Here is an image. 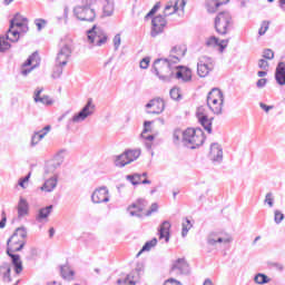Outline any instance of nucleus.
Segmentation results:
<instances>
[{"label": "nucleus", "instance_id": "473e14b6", "mask_svg": "<svg viewBox=\"0 0 285 285\" xmlns=\"http://www.w3.org/2000/svg\"><path fill=\"white\" fill-rule=\"evenodd\" d=\"M60 275L63 279L70 282V279L75 278V271L70 269L68 265H62L60 266Z\"/></svg>", "mask_w": 285, "mask_h": 285}, {"label": "nucleus", "instance_id": "c756f323", "mask_svg": "<svg viewBox=\"0 0 285 285\" xmlns=\"http://www.w3.org/2000/svg\"><path fill=\"white\" fill-rule=\"evenodd\" d=\"M52 205H49L45 208H40L38 212V215H36V220H38L39 224H41V222L46 220L47 217H50V214L52 213Z\"/></svg>", "mask_w": 285, "mask_h": 285}, {"label": "nucleus", "instance_id": "72a5a7b5", "mask_svg": "<svg viewBox=\"0 0 285 285\" xmlns=\"http://www.w3.org/2000/svg\"><path fill=\"white\" fill-rule=\"evenodd\" d=\"M11 266L8 263H3L0 266V274L2 275L3 282L10 283L12 278L10 277Z\"/></svg>", "mask_w": 285, "mask_h": 285}, {"label": "nucleus", "instance_id": "39448f33", "mask_svg": "<svg viewBox=\"0 0 285 285\" xmlns=\"http://www.w3.org/2000/svg\"><path fill=\"white\" fill-rule=\"evenodd\" d=\"M95 102H92V98H89L82 109L68 120V128H70V126H75V124H83L88 117H92L95 115Z\"/></svg>", "mask_w": 285, "mask_h": 285}, {"label": "nucleus", "instance_id": "2eb2a0df", "mask_svg": "<svg viewBox=\"0 0 285 285\" xmlns=\"http://www.w3.org/2000/svg\"><path fill=\"white\" fill-rule=\"evenodd\" d=\"M199 124L205 128V130L210 135L213 132V119L208 118L205 107H198L196 112Z\"/></svg>", "mask_w": 285, "mask_h": 285}, {"label": "nucleus", "instance_id": "a18cd8bd", "mask_svg": "<svg viewBox=\"0 0 285 285\" xmlns=\"http://www.w3.org/2000/svg\"><path fill=\"white\" fill-rule=\"evenodd\" d=\"M170 98L174 99V101H179L181 99V90L177 87H174L169 91Z\"/></svg>", "mask_w": 285, "mask_h": 285}, {"label": "nucleus", "instance_id": "c85d7f7f", "mask_svg": "<svg viewBox=\"0 0 285 285\" xmlns=\"http://www.w3.org/2000/svg\"><path fill=\"white\" fill-rule=\"evenodd\" d=\"M43 92V88H38L36 91H35V101L36 104H43L45 106H50L52 104V100H50V97L48 96H42L41 97V94Z\"/></svg>", "mask_w": 285, "mask_h": 285}, {"label": "nucleus", "instance_id": "6ab92c4d", "mask_svg": "<svg viewBox=\"0 0 285 285\" xmlns=\"http://www.w3.org/2000/svg\"><path fill=\"white\" fill-rule=\"evenodd\" d=\"M71 55H72V49H70V45L68 43L62 45L56 58L57 65L67 66L68 59H70Z\"/></svg>", "mask_w": 285, "mask_h": 285}, {"label": "nucleus", "instance_id": "a878e982", "mask_svg": "<svg viewBox=\"0 0 285 285\" xmlns=\"http://www.w3.org/2000/svg\"><path fill=\"white\" fill-rule=\"evenodd\" d=\"M159 239H165L166 243L170 242V222L164 220L158 230Z\"/></svg>", "mask_w": 285, "mask_h": 285}, {"label": "nucleus", "instance_id": "f8f14e48", "mask_svg": "<svg viewBox=\"0 0 285 285\" xmlns=\"http://www.w3.org/2000/svg\"><path fill=\"white\" fill-rule=\"evenodd\" d=\"M166 26H168V21L165 16L158 14L154 17L151 20V37H159V35L164 32Z\"/></svg>", "mask_w": 285, "mask_h": 285}, {"label": "nucleus", "instance_id": "c03bdc74", "mask_svg": "<svg viewBox=\"0 0 285 285\" xmlns=\"http://www.w3.org/2000/svg\"><path fill=\"white\" fill-rule=\"evenodd\" d=\"M115 12V4L110 1H107L104 6V14L105 17H112V13Z\"/></svg>", "mask_w": 285, "mask_h": 285}, {"label": "nucleus", "instance_id": "6e6d98bb", "mask_svg": "<svg viewBox=\"0 0 285 285\" xmlns=\"http://www.w3.org/2000/svg\"><path fill=\"white\" fill-rule=\"evenodd\" d=\"M61 75H63V69L61 68V66L58 65L52 73V78L59 79V77H61Z\"/></svg>", "mask_w": 285, "mask_h": 285}, {"label": "nucleus", "instance_id": "393cba45", "mask_svg": "<svg viewBox=\"0 0 285 285\" xmlns=\"http://www.w3.org/2000/svg\"><path fill=\"white\" fill-rule=\"evenodd\" d=\"M18 219H23V217L28 216L30 213V205L28 204V200L26 198L20 197L18 203Z\"/></svg>", "mask_w": 285, "mask_h": 285}, {"label": "nucleus", "instance_id": "603ef678", "mask_svg": "<svg viewBox=\"0 0 285 285\" xmlns=\"http://www.w3.org/2000/svg\"><path fill=\"white\" fill-rule=\"evenodd\" d=\"M115 50H119V46H121V35L117 33L112 39Z\"/></svg>", "mask_w": 285, "mask_h": 285}, {"label": "nucleus", "instance_id": "cd10ccee", "mask_svg": "<svg viewBox=\"0 0 285 285\" xmlns=\"http://www.w3.org/2000/svg\"><path fill=\"white\" fill-rule=\"evenodd\" d=\"M275 79L278 86H285V63L279 62L276 67Z\"/></svg>", "mask_w": 285, "mask_h": 285}, {"label": "nucleus", "instance_id": "bf43d9fd", "mask_svg": "<svg viewBox=\"0 0 285 285\" xmlns=\"http://www.w3.org/2000/svg\"><path fill=\"white\" fill-rule=\"evenodd\" d=\"M148 66H150V58H144L142 60H140V68L142 70H147Z\"/></svg>", "mask_w": 285, "mask_h": 285}, {"label": "nucleus", "instance_id": "aec40b11", "mask_svg": "<svg viewBox=\"0 0 285 285\" xmlns=\"http://www.w3.org/2000/svg\"><path fill=\"white\" fill-rule=\"evenodd\" d=\"M151 125H153V121L146 120L144 122V130L140 134V137H141V139H144V144H145V147L147 148V150L153 149V140L155 139V136L146 135V134L150 132V126Z\"/></svg>", "mask_w": 285, "mask_h": 285}, {"label": "nucleus", "instance_id": "8fccbe9b", "mask_svg": "<svg viewBox=\"0 0 285 285\" xmlns=\"http://www.w3.org/2000/svg\"><path fill=\"white\" fill-rule=\"evenodd\" d=\"M274 222L275 224H282L284 222V214L279 210L274 212Z\"/></svg>", "mask_w": 285, "mask_h": 285}, {"label": "nucleus", "instance_id": "3c124183", "mask_svg": "<svg viewBox=\"0 0 285 285\" xmlns=\"http://www.w3.org/2000/svg\"><path fill=\"white\" fill-rule=\"evenodd\" d=\"M35 23L38 28V31L41 32V30H43V28H46V26L48 24V21H46L45 19H36Z\"/></svg>", "mask_w": 285, "mask_h": 285}, {"label": "nucleus", "instance_id": "e2e57ef3", "mask_svg": "<svg viewBox=\"0 0 285 285\" xmlns=\"http://www.w3.org/2000/svg\"><path fill=\"white\" fill-rule=\"evenodd\" d=\"M228 47V40H218V48L220 52H224L226 48Z\"/></svg>", "mask_w": 285, "mask_h": 285}, {"label": "nucleus", "instance_id": "79ce46f5", "mask_svg": "<svg viewBox=\"0 0 285 285\" xmlns=\"http://www.w3.org/2000/svg\"><path fill=\"white\" fill-rule=\"evenodd\" d=\"M155 246H157V238H153L151 240L146 242L138 255H141V253H146L148 250H153Z\"/></svg>", "mask_w": 285, "mask_h": 285}, {"label": "nucleus", "instance_id": "5701e85b", "mask_svg": "<svg viewBox=\"0 0 285 285\" xmlns=\"http://www.w3.org/2000/svg\"><path fill=\"white\" fill-rule=\"evenodd\" d=\"M209 159L218 163L224 159V150L219 144L214 142L210 145Z\"/></svg>", "mask_w": 285, "mask_h": 285}, {"label": "nucleus", "instance_id": "052dcab7", "mask_svg": "<svg viewBox=\"0 0 285 285\" xmlns=\"http://www.w3.org/2000/svg\"><path fill=\"white\" fill-rule=\"evenodd\" d=\"M18 32H22L23 35H26V32H28L29 28H28V21L22 22V24H20V27H17Z\"/></svg>", "mask_w": 285, "mask_h": 285}, {"label": "nucleus", "instance_id": "bb28decb", "mask_svg": "<svg viewBox=\"0 0 285 285\" xmlns=\"http://www.w3.org/2000/svg\"><path fill=\"white\" fill-rule=\"evenodd\" d=\"M51 129L52 127L50 125H47L40 131H36L31 137V146H37V144H39V141H41V139H43V137H46V135H48V132H50Z\"/></svg>", "mask_w": 285, "mask_h": 285}, {"label": "nucleus", "instance_id": "4468645a", "mask_svg": "<svg viewBox=\"0 0 285 285\" xmlns=\"http://www.w3.org/2000/svg\"><path fill=\"white\" fill-rule=\"evenodd\" d=\"M91 202L92 204H108V202H110V191L108 190V187L104 186L96 189L91 194Z\"/></svg>", "mask_w": 285, "mask_h": 285}, {"label": "nucleus", "instance_id": "9b49d317", "mask_svg": "<svg viewBox=\"0 0 285 285\" xmlns=\"http://www.w3.org/2000/svg\"><path fill=\"white\" fill-rule=\"evenodd\" d=\"M147 115H161L166 110V102L161 98H154L145 106Z\"/></svg>", "mask_w": 285, "mask_h": 285}, {"label": "nucleus", "instance_id": "dca6fc26", "mask_svg": "<svg viewBox=\"0 0 285 285\" xmlns=\"http://www.w3.org/2000/svg\"><path fill=\"white\" fill-rule=\"evenodd\" d=\"M233 238L229 236H224V234L218 232H212L207 236L208 246H217V244H230Z\"/></svg>", "mask_w": 285, "mask_h": 285}, {"label": "nucleus", "instance_id": "a211bd4d", "mask_svg": "<svg viewBox=\"0 0 285 285\" xmlns=\"http://www.w3.org/2000/svg\"><path fill=\"white\" fill-rule=\"evenodd\" d=\"M173 275H190V266L184 258H178L171 266Z\"/></svg>", "mask_w": 285, "mask_h": 285}, {"label": "nucleus", "instance_id": "423d86ee", "mask_svg": "<svg viewBox=\"0 0 285 285\" xmlns=\"http://www.w3.org/2000/svg\"><path fill=\"white\" fill-rule=\"evenodd\" d=\"M215 28L218 35H228L233 28V16L228 11L219 12L215 18Z\"/></svg>", "mask_w": 285, "mask_h": 285}, {"label": "nucleus", "instance_id": "6e6552de", "mask_svg": "<svg viewBox=\"0 0 285 285\" xmlns=\"http://www.w3.org/2000/svg\"><path fill=\"white\" fill-rule=\"evenodd\" d=\"M140 155L141 150L139 149H128L116 157L115 166H117V168H124L125 166H128V164H132V161L139 159Z\"/></svg>", "mask_w": 285, "mask_h": 285}, {"label": "nucleus", "instance_id": "a19ab883", "mask_svg": "<svg viewBox=\"0 0 285 285\" xmlns=\"http://www.w3.org/2000/svg\"><path fill=\"white\" fill-rule=\"evenodd\" d=\"M126 179L130 181L132 186H139V184H141V174L127 175Z\"/></svg>", "mask_w": 285, "mask_h": 285}, {"label": "nucleus", "instance_id": "f3484780", "mask_svg": "<svg viewBox=\"0 0 285 285\" xmlns=\"http://www.w3.org/2000/svg\"><path fill=\"white\" fill-rule=\"evenodd\" d=\"M147 206L148 202H146L144 198H140L128 207V213L130 217H144L141 213H144Z\"/></svg>", "mask_w": 285, "mask_h": 285}, {"label": "nucleus", "instance_id": "9d476101", "mask_svg": "<svg viewBox=\"0 0 285 285\" xmlns=\"http://www.w3.org/2000/svg\"><path fill=\"white\" fill-rule=\"evenodd\" d=\"M19 29L9 27L6 37L0 36V52H6V50H10V43L8 42V40L14 43L19 41Z\"/></svg>", "mask_w": 285, "mask_h": 285}, {"label": "nucleus", "instance_id": "0e129e2a", "mask_svg": "<svg viewBox=\"0 0 285 285\" xmlns=\"http://www.w3.org/2000/svg\"><path fill=\"white\" fill-rule=\"evenodd\" d=\"M164 285H184L181 282L175 279V278H168L165 281Z\"/></svg>", "mask_w": 285, "mask_h": 285}, {"label": "nucleus", "instance_id": "4d7b16f0", "mask_svg": "<svg viewBox=\"0 0 285 285\" xmlns=\"http://www.w3.org/2000/svg\"><path fill=\"white\" fill-rule=\"evenodd\" d=\"M264 59H274L275 58V52H273L271 49H265L263 52Z\"/></svg>", "mask_w": 285, "mask_h": 285}, {"label": "nucleus", "instance_id": "680f3d73", "mask_svg": "<svg viewBox=\"0 0 285 285\" xmlns=\"http://www.w3.org/2000/svg\"><path fill=\"white\" fill-rule=\"evenodd\" d=\"M27 181H30V173L24 178H20L19 181H18V185L21 188H26Z\"/></svg>", "mask_w": 285, "mask_h": 285}, {"label": "nucleus", "instance_id": "13d9d810", "mask_svg": "<svg viewBox=\"0 0 285 285\" xmlns=\"http://www.w3.org/2000/svg\"><path fill=\"white\" fill-rule=\"evenodd\" d=\"M258 68H261V70H268L269 68L268 61L265 59L258 60Z\"/></svg>", "mask_w": 285, "mask_h": 285}, {"label": "nucleus", "instance_id": "7ed1b4c3", "mask_svg": "<svg viewBox=\"0 0 285 285\" xmlns=\"http://www.w3.org/2000/svg\"><path fill=\"white\" fill-rule=\"evenodd\" d=\"M183 141L184 146H187V148H191V150H195V148H199V146H203L204 141H206L204 130H202V128H187L185 130V138L183 139Z\"/></svg>", "mask_w": 285, "mask_h": 285}, {"label": "nucleus", "instance_id": "69168bd1", "mask_svg": "<svg viewBox=\"0 0 285 285\" xmlns=\"http://www.w3.org/2000/svg\"><path fill=\"white\" fill-rule=\"evenodd\" d=\"M272 266H273V268H275V271H278V273H284V264L273 263Z\"/></svg>", "mask_w": 285, "mask_h": 285}, {"label": "nucleus", "instance_id": "b1692460", "mask_svg": "<svg viewBox=\"0 0 285 285\" xmlns=\"http://www.w3.org/2000/svg\"><path fill=\"white\" fill-rule=\"evenodd\" d=\"M185 56H186V48L173 47L168 59H171L173 63H179V61H181L183 57H185Z\"/></svg>", "mask_w": 285, "mask_h": 285}, {"label": "nucleus", "instance_id": "4c0bfd02", "mask_svg": "<svg viewBox=\"0 0 285 285\" xmlns=\"http://www.w3.org/2000/svg\"><path fill=\"white\" fill-rule=\"evenodd\" d=\"M219 2H217V0H207L206 1V9L207 12H209V14H215V12H217V10H219Z\"/></svg>", "mask_w": 285, "mask_h": 285}, {"label": "nucleus", "instance_id": "338daca9", "mask_svg": "<svg viewBox=\"0 0 285 285\" xmlns=\"http://www.w3.org/2000/svg\"><path fill=\"white\" fill-rule=\"evenodd\" d=\"M266 83H268V80L266 78H261L256 82V86H257V88H264L266 86Z\"/></svg>", "mask_w": 285, "mask_h": 285}, {"label": "nucleus", "instance_id": "2f4dec72", "mask_svg": "<svg viewBox=\"0 0 285 285\" xmlns=\"http://www.w3.org/2000/svg\"><path fill=\"white\" fill-rule=\"evenodd\" d=\"M58 179L57 176H53L45 181V184L41 187V190H45V193H52L55 188H57Z\"/></svg>", "mask_w": 285, "mask_h": 285}, {"label": "nucleus", "instance_id": "864d4df0", "mask_svg": "<svg viewBox=\"0 0 285 285\" xmlns=\"http://www.w3.org/2000/svg\"><path fill=\"white\" fill-rule=\"evenodd\" d=\"M264 202L269 206V208H273L275 204V199L273 198V193H267Z\"/></svg>", "mask_w": 285, "mask_h": 285}, {"label": "nucleus", "instance_id": "37998d69", "mask_svg": "<svg viewBox=\"0 0 285 285\" xmlns=\"http://www.w3.org/2000/svg\"><path fill=\"white\" fill-rule=\"evenodd\" d=\"M183 230H181V237H186V235H188V230H190V228H193V223H190V219L185 218L183 220Z\"/></svg>", "mask_w": 285, "mask_h": 285}, {"label": "nucleus", "instance_id": "5fc2aeb1", "mask_svg": "<svg viewBox=\"0 0 285 285\" xmlns=\"http://www.w3.org/2000/svg\"><path fill=\"white\" fill-rule=\"evenodd\" d=\"M158 209L159 206L157 205V203L151 204L150 209L145 213L146 217H150L153 213H157Z\"/></svg>", "mask_w": 285, "mask_h": 285}, {"label": "nucleus", "instance_id": "e433bc0d", "mask_svg": "<svg viewBox=\"0 0 285 285\" xmlns=\"http://www.w3.org/2000/svg\"><path fill=\"white\" fill-rule=\"evenodd\" d=\"M185 137H186V131H183L181 129L174 130L173 139H174V144H176V146H179V144H183V146H184Z\"/></svg>", "mask_w": 285, "mask_h": 285}, {"label": "nucleus", "instance_id": "ea45409f", "mask_svg": "<svg viewBox=\"0 0 285 285\" xmlns=\"http://www.w3.org/2000/svg\"><path fill=\"white\" fill-rule=\"evenodd\" d=\"M255 284L264 285L271 282V278L266 274L258 273L254 277Z\"/></svg>", "mask_w": 285, "mask_h": 285}, {"label": "nucleus", "instance_id": "20e7f679", "mask_svg": "<svg viewBox=\"0 0 285 285\" xmlns=\"http://www.w3.org/2000/svg\"><path fill=\"white\" fill-rule=\"evenodd\" d=\"M207 106L214 115H222L224 110V92L218 88L212 89L207 95Z\"/></svg>", "mask_w": 285, "mask_h": 285}, {"label": "nucleus", "instance_id": "c9c22d12", "mask_svg": "<svg viewBox=\"0 0 285 285\" xmlns=\"http://www.w3.org/2000/svg\"><path fill=\"white\" fill-rule=\"evenodd\" d=\"M117 284L135 285L137 284V271L131 272L125 279H118Z\"/></svg>", "mask_w": 285, "mask_h": 285}, {"label": "nucleus", "instance_id": "f03ea898", "mask_svg": "<svg viewBox=\"0 0 285 285\" xmlns=\"http://www.w3.org/2000/svg\"><path fill=\"white\" fill-rule=\"evenodd\" d=\"M73 16L78 21L92 23L97 19V12L92 8V0H81V4L73 8Z\"/></svg>", "mask_w": 285, "mask_h": 285}, {"label": "nucleus", "instance_id": "ddd939ff", "mask_svg": "<svg viewBox=\"0 0 285 285\" xmlns=\"http://www.w3.org/2000/svg\"><path fill=\"white\" fill-rule=\"evenodd\" d=\"M66 157V149L59 150L53 159L49 161L45 167V175H52L61 164H63V159Z\"/></svg>", "mask_w": 285, "mask_h": 285}, {"label": "nucleus", "instance_id": "58836bf2", "mask_svg": "<svg viewBox=\"0 0 285 285\" xmlns=\"http://www.w3.org/2000/svg\"><path fill=\"white\" fill-rule=\"evenodd\" d=\"M28 19L21 17V14H16L13 19L10 20V27L11 28H19L22 23H26Z\"/></svg>", "mask_w": 285, "mask_h": 285}, {"label": "nucleus", "instance_id": "774afa93", "mask_svg": "<svg viewBox=\"0 0 285 285\" xmlns=\"http://www.w3.org/2000/svg\"><path fill=\"white\" fill-rule=\"evenodd\" d=\"M259 106H261L262 110H264L265 112H268L269 110H273V106H268L264 102H259Z\"/></svg>", "mask_w": 285, "mask_h": 285}, {"label": "nucleus", "instance_id": "7c9ffc66", "mask_svg": "<svg viewBox=\"0 0 285 285\" xmlns=\"http://www.w3.org/2000/svg\"><path fill=\"white\" fill-rule=\"evenodd\" d=\"M177 10H179V0H176L175 3H173V1H170L165 6L163 16L170 17L171 14H175V12H177Z\"/></svg>", "mask_w": 285, "mask_h": 285}, {"label": "nucleus", "instance_id": "0eeeda50", "mask_svg": "<svg viewBox=\"0 0 285 285\" xmlns=\"http://www.w3.org/2000/svg\"><path fill=\"white\" fill-rule=\"evenodd\" d=\"M87 39L92 46L101 47L108 41V35L96 24L87 31Z\"/></svg>", "mask_w": 285, "mask_h": 285}, {"label": "nucleus", "instance_id": "1a4fd4ad", "mask_svg": "<svg viewBox=\"0 0 285 285\" xmlns=\"http://www.w3.org/2000/svg\"><path fill=\"white\" fill-rule=\"evenodd\" d=\"M173 59H169V58H160V59H156L154 61V71H155V75L157 77H159V79H166V75H168V72H170V68H173V63L171 62Z\"/></svg>", "mask_w": 285, "mask_h": 285}, {"label": "nucleus", "instance_id": "de8ad7c7", "mask_svg": "<svg viewBox=\"0 0 285 285\" xmlns=\"http://www.w3.org/2000/svg\"><path fill=\"white\" fill-rule=\"evenodd\" d=\"M269 26H271V22H268V21H266V20L263 21L262 24H261V28H259V30H258V35H259L261 37H264V35H266V32H268Z\"/></svg>", "mask_w": 285, "mask_h": 285}, {"label": "nucleus", "instance_id": "412c9836", "mask_svg": "<svg viewBox=\"0 0 285 285\" xmlns=\"http://www.w3.org/2000/svg\"><path fill=\"white\" fill-rule=\"evenodd\" d=\"M215 68V65H213V60L210 58H207L205 60H200L197 63V72L200 77H208L209 72Z\"/></svg>", "mask_w": 285, "mask_h": 285}, {"label": "nucleus", "instance_id": "09e8293b", "mask_svg": "<svg viewBox=\"0 0 285 285\" xmlns=\"http://www.w3.org/2000/svg\"><path fill=\"white\" fill-rule=\"evenodd\" d=\"M161 8V2H157L151 10L145 16V20L150 19V17H154L157 12V10H159Z\"/></svg>", "mask_w": 285, "mask_h": 285}, {"label": "nucleus", "instance_id": "49530a36", "mask_svg": "<svg viewBox=\"0 0 285 285\" xmlns=\"http://www.w3.org/2000/svg\"><path fill=\"white\" fill-rule=\"evenodd\" d=\"M206 46L208 48H218L219 46V39L215 36H212L209 37L207 40H206Z\"/></svg>", "mask_w": 285, "mask_h": 285}, {"label": "nucleus", "instance_id": "f704fd0d", "mask_svg": "<svg viewBox=\"0 0 285 285\" xmlns=\"http://www.w3.org/2000/svg\"><path fill=\"white\" fill-rule=\"evenodd\" d=\"M176 79H181L183 81H190L193 79V71L190 69L181 68L176 72Z\"/></svg>", "mask_w": 285, "mask_h": 285}, {"label": "nucleus", "instance_id": "f257e3e1", "mask_svg": "<svg viewBox=\"0 0 285 285\" xmlns=\"http://www.w3.org/2000/svg\"><path fill=\"white\" fill-rule=\"evenodd\" d=\"M26 237H28V230L26 227H18L7 240V255L11 257L17 275L23 271V263L21 262L20 256L13 253L23 250V246H26Z\"/></svg>", "mask_w": 285, "mask_h": 285}, {"label": "nucleus", "instance_id": "4be33fe9", "mask_svg": "<svg viewBox=\"0 0 285 285\" xmlns=\"http://www.w3.org/2000/svg\"><path fill=\"white\" fill-rule=\"evenodd\" d=\"M32 63H35V65L32 66ZM28 66H32V67L29 69H23L21 71V75H23L24 77L27 75H30V72H32V70H35V68H37V66H39V53L37 51L33 52L31 56H29L27 61L23 63L24 68H28Z\"/></svg>", "mask_w": 285, "mask_h": 285}]
</instances>
